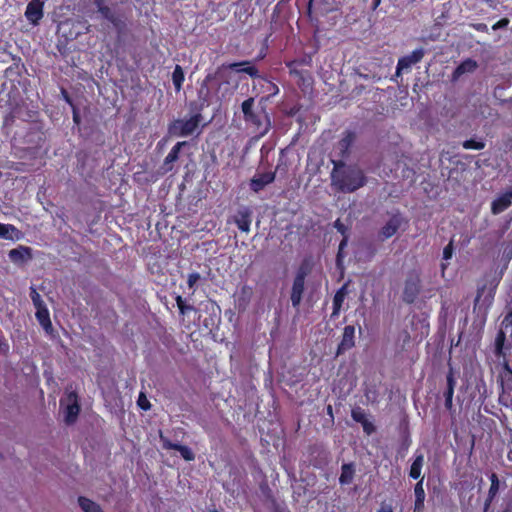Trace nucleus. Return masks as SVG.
Wrapping results in <instances>:
<instances>
[{
  "instance_id": "1",
  "label": "nucleus",
  "mask_w": 512,
  "mask_h": 512,
  "mask_svg": "<svg viewBox=\"0 0 512 512\" xmlns=\"http://www.w3.org/2000/svg\"><path fill=\"white\" fill-rule=\"evenodd\" d=\"M332 184L341 192L351 193L365 184L363 172L357 167L334 169Z\"/></svg>"
},
{
  "instance_id": "2",
  "label": "nucleus",
  "mask_w": 512,
  "mask_h": 512,
  "mask_svg": "<svg viewBox=\"0 0 512 512\" xmlns=\"http://www.w3.org/2000/svg\"><path fill=\"white\" fill-rule=\"evenodd\" d=\"M202 120L200 114H195L190 116L187 119H178L175 120L169 127V132L171 135L178 137H187L195 132L199 133V125Z\"/></svg>"
},
{
  "instance_id": "3",
  "label": "nucleus",
  "mask_w": 512,
  "mask_h": 512,
  "mask_svg": "<svg viewBox=\"0 0 512 512\" xmlns=\"http://www.w3.org/2000/svg\"><path fill=\"white\" fill-rule=\"evenodd\" d=\"M254 99L249 98L242 103V112L244 114V119L246 122H249L256 126L260 130V134H265L270 126L269 118L264 113H256L253 110Z\"/></svg>"
},
{
  "instance_id": "4",
  "label": "nucleus",
  "mask_w": 512,
  "mask_h": 512,
  "mask_svg": "<svg viewBox=\"0 0 512 512\" xmlns=\"http://www.w3.org/2000/svg\"><path fill=\"white\" fill-rule=\"evenodd\" d=\"M60 406L63 409L65 422L67 424L74 423L80 412L77 395L74 392H68L65 398L61 399Z\"/></svg>"
},
{
  "instance_id": "5",
  "label": "nucleus",
  "mask_w": 512,
  "mask_h": 512,
  "mask_svg": "<svg viewBox=\"0 0 512 512\" xmlns=\"http://www.w3.org/2000/svg\"><path fill=\"white\" fill-rule=\"evenodd\" d=\"M307 275V270L301 267L293 281L292 290H291V302L294 307H298L302 300V294L304 292V284L305 278Z\"/></svg>"
},
{
  "instance_id": "6",
  "label": "nucleus",
  "mask_w": 512,
  "mask_h": 512,
  "mask_svg": "<svg viewBox=\"0 0 512 512\" xmlns=\"http://www.w3.org/2000/svg\"><path fill=\"white\" fill-rule=\"evenodd\" d=\"M423 56L424 50L419 48L415 49L411 54L400 58L396 67V76H400L404 70H408L413 64L420 62Z\"/></svg>"
},
{
  "instance_id": "7",
  "label": "nucleus",
  "mask_w": 512,
  "mask_h": 512,
  "mask_svg": "<svg viewBox=\"0 0 512 512\" xmlns=\"http://www.w3.org/2000/svg\"><path fill=\"white\" fill-rule=\"evenodd\" d=\"M9 259L16 265H22L32 258L31 248L26 246H18L8 253Z\"/></svg>"
},
{
  "instance_id": "8",
  "label": "nucleus",
  "mask_w": 512,
  "mask_h": 512,
  "mask_svg": "<svg viewBox=\"0 0 512 512\" xmlns=\"http://www.w3.org/2000/svg\"><path fill=\"white\" fill-rule=\"evenodd\" d=\"M25 16L33 24L43 17V3L40 0H32L26 8Z\"/></svg>"
},
{
  "instance_id": "9",
  "label": "nucleus",
  "mask_w": 512,
  "mask_h": 512,
  "mask_svg": "<svg viewBox=\"0 0 512 512\" xmlns=\"http://www.w3.org/2000/svg\"><path fill=\"white\" fill-rule=\"evenodd\" d=\"M355 328L354 326H346L343 331L342 340L338 346L337 354H341L346 350L351 349L355 345Z\"/></svg>"
},
{
  "instance_id": "10",
  "label": "nucleus",
  "mask_w": 512,
  "mask_h": 512,
  "mask_svg": "<svg viewBox=\"0 0 512 512\" xmlns=\"http://www.w3.org/2000/svg\"><path fill=\"white\" fill-rule=\"evenodd\" d=\"M512 203V192L508 191L498 196L491 204V211L493 214H499L506 210Z\"/></svg>"
},
{
  "instance_id": "11",
  "label": "nucleus",
  "mask_w": 512,
  "mask_h": 512,
  "mask_svg": "<svg viewBox=\"0 0 512 512\" xmlns=\"http://www.w3.org/2000/svg\"><path fill=\"white\" fill-rule=\"evenodd\" d=\"M187 144L186 141L178 142L176 145L172 147L170 152L167 154V156L164 159V163L162 166L163 172H169L173 168V163L178 159L179 152L183 146Z\"/></svg>"
},
{
  "instance_id": "12",
  "label": "nucleus",
  "mask_w": 512,
  "mask_h": 512,
  "mask_svg": "<svg viewBox=\"0 0 512 512\" xmlns=\"http://www.w3.org/2000/svg\"><path fill=\"white\" fill-rule=\"evenodd\" d=\"M275 175L272 172L263 173L255 176L251 181V188L255 192L260 191L266 185L272 183L274 181Z\"/></svg>"
},
{
  "instance_id": "13",
  "label": "nucleus",
  "mask_w": 512,
  "mask_h": 512,
  "mask_svg": "<svg viewBox=\"0 0 512 512\" xmlns=\"http://www.w3.org/2000/svg\"><path fill=\"white\" fill-rule=\"evenodd\" d=\"M419 292V280L417 278L409 279L405 283L403 298L406 302L411 303Z\"/></svg>"
},
{
  "instance_id": "14",
  "label": "nucleus",
  "mask_w": 512,
  "mask_h": 512,
  "mask_svg": "<svg viewBox=\"0 0 512 512\" xmlns=\"http://www.w3.org/2000/svg\"><path fill=\"white\" fill-rule=\"evenodd\" d=\"M478 67L477 62L472 59L464 60L453 72V79H458L464 74L472 73Z\"/></svg>"
},
{
  "instance_id": "15",
  "label": "nucleus",
  "mask_w": 512,
  "mask_h": 512,
  "mask_svg": "<svg viewBox=\"0 0 512 512\" xmlns=\"http://www.w3.org/2000/svg\"><path fill=\"white\" fill-rule=\"evenodd\" d=\"M21 236V232L15 226L0 223V238L14 241L21 239Z\"/></svg>"
},
{
  "instance_id": "16",
  "label": "nucleus",
  "mask_w": 512,
  "mask_h": 512,
  "mask_svg": "<svg viewBox=\"0 0 512 512\" xmlns=\"http://www.w3.org/2000/svg\"><path fill=\"white\" fill-rule=\"evenodd\" d=\"M415 505L414 512H422L424 508L425 491L423 488V478L415 485Z\"/></svg>"
},
{
  "instance_id": "17",
  "label": "nucleus",
  "mask_w": 512,
  "mask_h": 512,
  "mask_svg": "<svg viewBox=\"0 0 512 512\" xmlns=\"http://www.w3.org/2000/svg\"><path fill=\"white\" fill-rule=\"evenodd\" d=\"M401 225V218L399 216L392 217L386 225L382 228L381 234L384 238L392 237Z\"/></svg>"
},
{
  "instance_id": "18",
  "label": "nucleus",
  "mask_w": 512,
  "mask_h": 512,
  "mask_svg": "<svg viewBox=\"0 0 512 512\" xmlns=\"http://www.w3.org/2000/svg\"><path fill=\"white\" fill-rule=\"evenodd\" d=\"M36 318L39 321L40 325L48 331L51 328V321L49 316V311L46 306H41L36 308Z\"/></svg>"
},
{
  "instance_id": "19",
  "label": "nucleus",
  "mask_w": 512,
  "mask_h": 512,
  "mask_svg": "<svg viewBox=\"0 0 512 512\" xmlns=\"http://www.w3.org/2000/svg\"><path fill=\"white\" fill-rule=\"evenodd\" d=\"M354 468L352 464H344L341 468V475L339 477V482L342 485L350 484L354 478Z\"/></svg>"
},
{
  "instance_id": "20",
  "label": "nucleus",
  "mask_w": 512,
  "mask_h": 512,
  "mask_svg": "<svg viewBox=\"0 0 512 512\" xmlns=\"http://www.w3.org/2000/svg\"><path fill=\"white\" fill-rule=\"evenodd\" d=\"M424 464V456L422 454L417 455L410 467L409 475L413 479H418L421 476V470Z\"/></svg>"
},
{
  "instance_id": "21",
  "label": "nucleus",
  "mask_w": 512,
  "mask_h": 512,
  "mask_svg": "<svg viewBox=\"0 0 512 512\" xmlns=\"http://www.w3.org/2000/svg\"><path fill=\"white\" fill-rule=\"evenodd\" d=\"M78 503L83 512H103V510L97 503L88 498L79 497Z\"/></svg>"
},
{
  "instance_id": "22",
  "label": "nucleus",
  "mask_w": 512,
  "mask_h": 512,
  "mask_svg": "<svg viewBox=\"0 0 512 512\" xmlns=\"http://www.w3.org/2000/svg\"><path fill=\"white\" fill-rule=\"evenodd\" d=\"M184 78H185V76H184L183 69L181 68V66L176 65V67L172 73V81H173L176 91L181 90L182 84L184 82Z\"/></svg>"
},
{
  "instance_id": "23",
  "label": "nucleus",
  "mask_w": 512,
  "mask_h": 512,
  "mask_svg": "<svg viewBox=\"0 0 512 512\" xmlns=\"http://www.w3.org/2000/svg\"><path fill=\"white\" fill-rule=\"evenodd\" d=\"M99 12L102 14L104 18L109 20L115 27H119L120 20L116 17V15L111 11L109 7L101 6Z\"/></svg>"
},
{
  "instance_id": "24",
  "label": "nucleus",
  "mask_w": 512,
  "mask_h": 512,
  "mask_svg": "<svg viewBox=\"0 0 512 512\" xmlns=\"http://www.w3.org/2000/svg\"><path fill=\"white\" fill-rule=\"evenodd\" d=\"M230 68L236 71H243L250 76H254L257 73L256 69L253 66H249L247 62L232 63Z\"/></svg>"
},
{
  "instance_id": "25",
  "label": "nucleus",
  "mask_w": 512,
  "mask_h": 512,
  "mask_svg": "<svg viewBox=\"0 0 512 512\" xmlns=\"http://www.w3.org/2000/svg\"><path fill=\"white\" fill-rule=\"evenodd\" d=\"M347 292H346V286L344 285L342 288H340L333 298V306H340L342 307V304L346 298Z\"/></svg>"
},
{
  "instance_id": "26",
  "label": "nucleus",
  "mask_w": 512,
  "mask_h": 512,
  "mask_svg": "<svg viewBox=\"0 0 512 512\" xmlns=\"http://www.w3.org/2000/svg\"><path fill=\"white\" fill-rule=\"evenodd\" d=\"M485 147V143L482 141H475L473 139L466 140L463 142V148L472 150H481Z\"/></svg>"
},
{
  "instance_id": "27",
  "label": "nucleus",
  "mask_w": 512,
  "mask_h": 512,
  "mask_svg": "<svg viewBox=\"0 0 512 512\" xmlns=\"http://www.w3.org/2000/svg\"><path fill=\"white\" fill-rule=\"evenodd\" d=\"M490 479H491V486L489 488V498L493 499L498 492L499 481H498L496 474H492Z\"/></svg>"
},
{
  "instance_id": "28",
  "label": "nucleus",
  "mask_w": 512,
  "mask_h": 512,
  "mask_svg": "<svg viewBox=\"0 0 512 512\" xmlns=\"http://www.w3.org/2000/svg\"><path fill=\"white\" fill-rule=\"evenodd\" d=\"M236 224L238 228L243 232H249L250 230V221L246 216H242L236 220Z\"/></svg>"
},
{
  "instance_id": "29",
  "label": "nucleus",
  "mask_w": 512,
  "mask_h": 512,
  "mask_svg": "<svg viewBox=\"0 0 512 512\" xmlns=\"http://www.w3.org/2000/svg\"><path fill=\"white\" fill-rule=\"evenodd\" d=\"M178 452L187 461H192L195 458L194 453L187 446L179 447Z\"/></svg>"
},
{
  "instance_id": "30",
  "label": "nucleus",
  "mask_w": 512,
  "mask_h": 512,
  "mask_svg": "<svg viewBox=\"0 0 512 512\" xmlns=\"http://www.w3.org/2000/svg\"><path fill=\"white\" fill-rule=\"evenodd\" d=\"M31 299H32V302L35 306V308H38V307H41V306H44V303L41 299V296L40 294L36 291V289L34 288H31Z\"/></svg>"
},
{
  "instance_id": "31",
  "label": "nucleus",
  "mask_w": 512,
  "mask_h": 512,
  "mask_svg": "<svg viewBox=\"0 0 512 512\" xmlns=\"http://www.w3.org/2000/svg\"><path fill=\"white\" fill-rule=\"evenodd\" d=\"M453 255V245L452 242H450L445 248L443 249V259L449 260L452 258Z\"/></svg>"
},
{
  "instance_id": "32",
  "label": "nucleus",
  "mask_w": 512,
  "mask_h": 512,
  "mask_svg": "<svg viewBox=\"0 0 512 512\" xmlns=\"http://www.w3.org/2000/svg\"><path fill=\"white\" fill-rule=\"evenodd\" d=\"M453 394L454 391H451V389H447L445 392V406L448 409L452 407Z\"/></svg>"
},
{
  "instance_id": "33",
  "label": "nucleus",
  "mask_w": 512,
  "mask_h": 512,
  "mask_svg": "<svg viewBox=\"0 0 512 512\" xmlns=\"http://www.w3.org/2000/svg\"><path fill=\"white\" fill-rule=\"evenodd\" d=\"M352 417L357 422H362L364 420V413L360 409L352 410Z\"/></svg>"
},
{
  "instance_id": "34",
  "label": "nucleus",
  "mask_w": 512,
  "mask_h": 512,
  "mask_svg": "<svg viewBox=\"0 0 512 512\" xmlns=\"http://www.w3.org/2000/svg\"><path fill=\"white\" fill-rule=\"evenodd\" d=\"M200 279V275L198 273H191L188 276V285L190 288H192L195 283Z\"/></svg>"
},
{
  "instance_id": "35",
  "label": "nucleus",
  "mask_w": 512,
  "mask_h": 512,
  "mask_svg": "<svg viewBox=\"0 0 512 512\" xmlns=\"http://www.w3.org/2000/svg\"><path fill=\"white\" fill-rule=\"evenodd\" d=\"M138 404L144 410H148L150 408L149 402L143 394L139 396Z\"/></svg>"
},
{
  "instance_id": "36",
  "label": "nucleus",
  "mask_w": 512,
  "mask_h": 512,
  "mask_svg": "<svg viewBox=\"0 0 512 512\" xmlns=\"http://www.w3.org/2000/svg\"><path fill=\"white\" fill-rule=\"evenodd\" d=\"M509 23V20L506 19V18H503L501 20H499L497 23H495L493 26H492V29L493 30H497V29H500V28H504L508 25Z\"/></svg>"
},
{
  "instance_id": "37",
  "label": "nucleus",
  "mask_w": 512,
  "mask_h": 512,
  "mask_svg": "<svg viewBox=\"0 0 512 512\" xmlns=\"http://www.w3.org/2000/svg\"><path fill=\"white\" fill-rule=\"evenodd\" d=\"M505 336L502 332H500L496 338V346L497 350H501L503 342H504Z\"/></svg>"
},
{
  "instance_id": "38",
  "label": "nucleus",
  "mask_w": 512,
  "mask_h": 512,
  "mask_svg": "<svg viewBox=\"0 0 512 512\" xmlns=\"http://www.w3.org/2000/svg\"><path fill=\"white\" fill-rule=\"evenodd\" d=\"M447 386H448L447 389H451V391H454L455 380L451 373L447 376Z\"/></svg>"
},
{
  "instance_id": "39",
  "label": "nucleus",
  "mask_w": 512,
  "mask_h": 512,
  "mask_svg": "<svg viewBox=\"0 0 512 512\" xmlns=\"http://www.w3.org/2000/svg\"><path fill=\"white\" fill-rule=\"evenodd\" d=\"M176 302H177V306L179 308V310L181 311V313H185V306H184V302H183V299L181 296H178L177 299H176Z\"/></svg>"
},
{
  "instance_id": "40",
  "label": "nucleus",
  "mask_w": 512,
  "mask_h": 512,
  "mask_svg": "<svg viewBox=\"0 0 512 512\" xmlns=\"http://www.w3.org/2000/svg\"><path fill=\"white\" fill-rule=\"evenodd\" d=\"M503 324L506 327L512 326V311L504 318Z\"/></svg>"
},
{
  "instance_id": "41",
  "label": "nucleus",
  "mask_w": 512,
  "mask_h": 512,
  "mask_svg": "<svg viewBox=\"0 0 512 512\" xmlns=\"http://www.w3.org/2000/svg\"><path fill=\"white\" fill-rule=\"evenodd\" d=\"M347 245V241L344 239L341 241L340 245H339V251H338V261H340V258L342 257V251L344 249V247Z\"/></svg>"
},
{
  "instance_id": "42",
  "label": "nucleus",
  "mask_w": 512,
  "mask_h": 512,
  "mask_svg": "<svg viewBox=\"0 0 512 512\" xmlns=\"http://www.w3.org/2000/svg\"><path fill=\"white\" fill-rule=\"evenodd\" d=\"M341 307L340 306H333V311L331 314V317H337L340 313Z\"/></svg>"
},
{
  "instance_id": "43",
  "label": "nucleus",
  "mask_w": 512,
  "mask_h": 512,
  "mask_svg": "<svg viewBox=\"0 0 512 512\" xmlns=\"http://www.w3.org/2000/svg\"><path fill=\"white\" fill-rule=\"evenodd\" d=\"M378 512H393L390 506H382Z\"/></svg>"
},
{
  "instance_id": "44",
  "label": "nucleus",
  "mask_w": 512,
  "mask_h": 512,
  "mask_svg": "<svg viewBox=\"0 0 512 512\" xmlns=\"http://www.w3.org/2000/svg\"><path fill=\"white\" fill-rule=\"evenodd\" d=\"M95 5L97 6L98 11L100 10L101 6H105L103 0H95Z\"/></svg>"
},
{
  "instance_id": "45",
  "label": "nucleus",
  "mask_w": 512,
  "mask_h": 512,
  "mask_svg": "<svg viewBox=\"0 0 512 512\" xmlns=\"http://www.w3.org/2000/svg\"><path fill=\"white\" fill-rule=\"evenodd\" d=\"M179 447H183V445L174 444V443H172V445H170V449H174V450H177V451H179Z\"/></svg>"
},
{
  "instance_id": "46",
  "label": "nucleus",
  "mask_w": 512,
  "mask_h": 512,
  "mask_svg": "<svg viewBox=\"0 0 512 512\" xmlns=\"http://www.w3.org/2000/svg\"><path fill=\"white\" fill-rule=\"evenodd\" d=\"M163 446L164 448H167V449H170V445H172V443L168 440H163Z\"/></svg>"
},
{
  "instance_id": "47",
  "label": "nucleus",
  "mask_w": 512,
  "mask_h": 512,
  "mask_svg": "<svg viewBox=\"0 0 512 512\" xmlns=\"http://www.w3.org/2000/svg\"><path fill=\"white\" fill-rule=\"evenodd\" d=\"M486 28H487V26L485 24H479V26H478L479 30H484Z\"/></svg>"
},
{
  "instance_id": "48",
  "label": "nucleus",
  "mask_w": 512,
  "mask_h": 512,
  "mask_svg": "<svg viewBox=\"0 0 512 512\" xmlns=\"http://www.w3.org/2000/svg\"><path fill=\"white\" fill-rule=\"evenodd\" d=\"M319 0H310V7L318 3Z\"/></svg>"
},
{
  "instance_id": "49",
  "label": "nucleus",
  "mask_w": 512,
  "mask_h": 512,
  "mask_svg": "<svg viewBox=\"0 0 512 512\" xmlns=\"http://www.w3.org/2000/svg\"><path fill=\"white\" fill-rule=\"evenodd\" d=\"M381 0H375L374 1V8H376L380 4Z\"/></svg>"
},
{
  "instance_id": "50",
  "label": "nucleus",
  "mask_w": 512,
  "mask_h": 512,
  "mask_svg": "<svg viewBox=\"0 0 512 512\" xmlns=\"http://www.w3.org/2000/svg\"><path fill=\"white\" fill-rule=\"evenodd\" d=\"M336 227L340 230L341 229V225L339 223V221H336Z\"/></svg>"
},
{
  "instance_id": "51",
  "label": "nucleus",
  "mask_w": 512,
  "mask_h": 512,
  "mask_svg": "<svg viewBox=\"0 0 512 512\" xmlns=\"http://www.w3.org/2000/svg\"><path fill=\"white\" fill-rule=\"evenodd\" d=\"M327 410H328L329 414H332V407L331 406H328Z\"/></svg>"
},
{
  "instance_id": "52",
  "label": "nucleus",
  "mask_w": 512,
  "mask_h": 512,
  "mask_svg": "<svg viewBox=\"0 0 512 512\" xmlns=\"http://www.w3.org/2000/svg\"><path fill=\"white\" fill-rule=\"evenodd\" d=\"M446 269V265L442 264V272L444 273V270Z\"/></svg>"
}]
</instances>
